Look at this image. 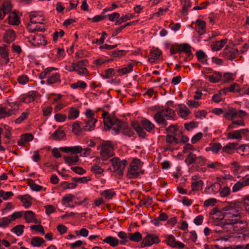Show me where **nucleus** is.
Returning <instances> with one entry per match:
<instances>
[{
	"label": "nucleus",
	"instance_id": "obj_1",
	"mask_svg": "<svg viewBox=\"0 0 249 249\" xmlns=\"http://www.w3.org/2000/svg\"><path fill=\"white\" fill-rule=\"evenodd\" d=\"M225 213V220L227 225H230L239 220L244 216L243 209L234 202L228 203L223 208Z\"/></svg>",
	"mask_w": 249,
	"mask_h": 249
},
{
	"label": "nucleus",
	"instance_id": "obj_2",
	"mask_svg": "<svg viewBox=\"0 0 249 249\" xmlns=\"http://www.w3.org/2000/svg\"><path fill=\"white\" fill-rule=\"evenodd\" d=\"M142 163L137 158L133 160L128 168L127 177L129 178H135L143 174Z\"/></svg>",
	"mask_w": 249,
	"mask_h": 249
},
{
	"label": "nucleus",
	"instance_id": "obj_3",
	"mask_svg": "<svg viewBox=\"0 0 249 249\" xmlns=\"http://www.w3.org/2000/svg\"><path fill=\"white\" fill-rule=\"evenodd\" d=\"M37 14L30 15V21L27 26V30L30 32H43L45 30L44 25H42V18L39 16L38 20L35 19L36 15L37 16Z\"/></svg>",
	"mask_w": 249,
	"mask_h": 249
},
{
	"label": "nucleus",
	"instance_id": "obj_4",
	"mask_svg": "<svg viewBox=\"0 0 249 249\" xmlns=\"http://www.w3.org/2000/svg\"><path fill=\"white\" fill-rule=\"evenodd\" d=\"M56 70V69L54 67L47 68L40 73V76L41 79H44L47 77L46 83L48 85H52L57 82H60V77L59 73H50L51 71Z\"/></svg>",
	"mask_w": 249,
	"mask_h": 249
},
{
	"label": "nucleus",
	"instance_id": "obj_5",
	"mask_svg": "<svg viewBox=\"0 0 249 249\" xmlns=\"http://www.w3.org/2000/svg\"><path fill=\"white\" fill-rule=\"evenodd\" d=\"M117 122L115 124L113 125V127L111 129V133L114 135H117L120 133L130 137L133 135V132L132 130L128 127L125 123L120 121H116Z\"/></svg>",
	"mask_w": 249,
	"mask_h": 249
},
{
	"label": "nucleus",
	"instance_id": "obj_6",
	"mask_svg": "<svg viewBox=\"0 0 249 249\" xmlns=\"http://www.w3.org/2000/svg\"><path fill=\"white\" fill-rule=\"evenodd\" d=\"M114 173L116 174L119 177H121L124 174V170L127 164L125 160H121L119 158H114L110 160Z\"/></svg>",
	"mask_w": 249,
	"mask_h": 249
},
{
	"label": "nucleus",
	"instance_id": "obj_7",
	"mask_svg": "<svg viewBox=\"0 0 249 249\" xmlns=\"http://www.w3.org/2000/svg\"><path fill=\"white\" fill-rule=\"evenodd\" d=\"M101 156L104 160H107L113 155V146L110 141L104 142L101 145Z\"/></svg>",
	"mask_w": 249,
	"mask_h": 249
},
{
	"label": "nucleus",
	"instance_id": "obj_8",
	"mask_svg": "<svg viewBox=\"0 0 249 249\" xmlns=\"http://www.w3.org/2000/svg\"><path fill=\"white\" fill-rule=\"evenodd\" d=\"M160 239L158 235L154 233H148L142 239L141 243V247H149L154 244H157L160 243Z\"/></svg>",
	"mask_w": 249,
	"mask_h": 249
},
{
	"label": "nucleus",
	"instance_id": "obj_9",
	"mask_svg": "<svg viewBox=\"0 0 249 249\" xmlns=\"http://www.w3.org/2000/svg\"><path fill=\"white\" fill-rule=\"evenodd\" d=\"M191 179L192 181L191 184V191L189 193V195L192 194V192H197L201 190L204 184L199 175H193Z\"/></svg>",
	"mask_w": 249,
	"mask_h": 249
},
{
	"label": "nucleus",
	"instance_id": "obj_10",
	"mask_svg": "<svg viewBox=\"0 0 249 249\" xmlns=\"http://www.w3.org/2000/svg\"><path fill=\"white\" fill-rule=\"evenodd\" d=\"M231 230L232 229L233 231L235 232H242L247 226V223L243 217L242 218L235 221L229 225Z\"/></svg>",
	"mask_w": 249,
	"mask_h": 249
},
{
	"label": "nucleus",
	"instance_id": "obj_11",
	"mask_svg": "<svg viewBox=\"0 0 249 249\" xmlns=\"http://www.w3.org/2000/svg\"><path fill=\"white\" fill-rule=\"evenodd\" d=\"M75 71L81 76H84L89 71L88 69L86 68V66L88 63V60L86 59L80 60L76 62H74Z\"/></svg>",
	"mask_w": 249,
	"mask_h": 249
},
{
	"label": "nucleus",
	"instance_id": "obj_12",
	"mask_svg": "<svg viewBox=\"0 0 249 249\" xmlns=\"http://www.w3.org/2000/svg\"><path fill=\"white\" fill-rule=\"evenodd\" d=\"M165 243L172 248L182 249L185 247V245L181 242L177 241L173 235H165Z\"/></svg>",
	"mask_w": 249,
	"mask_h": 249
},
{
	"label": "nucleus",
	"instance_id": "obj_13",
	"mask_svg": "<svg viewBox=\"0 0 249 249\" xmlns=\"http://www.w3.org/2000/svg\"><path fill=\"white\" fill-rule=\"evenodd\" d=\"M29 40L35 46L45 45L47 43L44 36L41 34L30 35L29 37Z\"/></svg>",
	"mask_w": 249,
	"mask_h": 249
},
{
	"label": "nucleus",
	"instance_id": "obj_14",
	"mask_svg": "<svg viewBox=\"0 0 249 249\" xmlns=\"http://www.w3.org/2000/svg\"><path fill=\"white\" fill-rule=\"evenodd\" d=\"M102 116L104 118V122L105 124V128L106 130L111 129L113 127V125L115 124L117 122L115 121H118V119L115 117H110L107 112H104Z\"/></svg>",
	"mask_w": 249,
	"mask_h": 249
},
{
	"label": "nucleus",
	"instance_id": "obj_15",
	"mask_svg": "<svg viewBox=\"0 0 249 249\" xmlns=\"http://www.w3.org/2000/svg\"><path fill=\"white\" fill-rule=\"evenodd\" d=\"M60 150L64 153H71L73 155H76L81 153L83 150L82 146L76 145L74 146H63L59 148Z\"/></svg>",
	"mask_w": 249,
	"mask_h": 249
},
{
	"label": "nucleus",
	"instance_id": "obj_16",
	"mask_svg": "<svg viewBox=\"0 0 249 249\" xmlns=\"http://www.w3.org/2000/svg\"><path fill=\"white\" fill-rule=\"evenodd\" d=\"M12 8V5L10 1H3L2 6H0V20L3 19L5 14L11 11Z\"/></svg>",
	"mask_w": 249,
	"mask_h": 249
},
{
	"label": "nucleus",
	"instance_id": "obj_17",
	"mask_svg": "<svg viewBox=\"0 0 249 249\" xmlns=\"http://www.w3.org/2000/svg\"><path fill=\"white\" fill-rule=\"evenodd\" d=\"M178 115L182 118L186 120L190 114L189 109L184 105H179L177 109Z\"/></svg>",
	"mask_w": 249,
	"mask_h": 249
},
{
	"label": "nucleus",
	"instance_id": "obj_18",
	"mask_svg": "<svg viewBox=\"0 0 249 249\" xmlns=\"http://www.w3.org/2000/svg\"><path fill=\"white\" fill-rule=\"evenodd\" d=\"M238 50L235 48L226 47L223 50V55L227 58L232 60L238 54Z\"/></svg>",
	"mask_w": 249,
	"mask_h": 249
},
{
	"label": "nucleus",
	"instance_id": "obj_19",
	"mask_svg": "<svg viewBox=\"0 0 249 249\" xmlns=\"http://www.w3.org/2000/svg\"><path fill=\"white\" fill-rule=\"evenodd\" d=\"M164 117L165 116L162 110L157 112L154 116L156 122L159 125L164 127L167 125V122Z\"/></svg>",
	"mask_w": 249,
	"mask_h": 249
},
{
	"label": "nucleus",
	"instance_id": "obj_20",
	"mask_svg": "<svg viewBox=\"0 0 249 249\" xmlns=\"http://www.w3.org/2000/svg\"><path fill=\"white\" fill-rule=\"evenodd\" d=\"M179 53H181V52L185 53L187 56V57L185 58V61H188L190 60V57L192 55L190 45L187 43L180 44H179Z\"/></svg>",
	"mask_w": 249,
	"mask_h": 249
},
{
	"label": "nucleus",
	"instance_id": "obj_21",
	"mask_svg": "<svg viewBox=\"0 0 249 249\" xmlns=\"http://www.w3.org/2000/svg\"><path fill=\"white\" fill-rule=\"evenodd\" d=\"M237 145L235 142H230L222 147V153L232 154L237 149Z\"/></svg>",
	"mask_w": 249,
	"mask_h": 249
},
{
	"label": "nucleus",
	"instance_id": "obj_22",
	"mask_svg": "<svg viewBox=\"0 0 249 249\" xmlns=\"http://www.w3.org/2000/svg\"><path fill=\"white\" fill-rule=\"evenodd\" d=\"M210 214L212 216L213 219L218 220H221L223 219H225V213L223 211V209L222 211H220L216 208H214L210 212Z\"/></svg>",
	"mask_w": 249,
	"mask_h": 249
},
{
	"label": "nucleus",
	"instance_id": "obj_23",
	"mask_svg": "<svg viewBox=\"0 0 249 249\" xmlns=\"http://www.w3.org/2000/svg\"><path fill=\"white\" fill-rule=\"evenodd\" d=\"M224 117L228 120H232L237 115L236 109L233 107H229L223 113Z\"/></svg>",
	"mask_w": 249,
	"mask_h": 249
},
{
	"label": "nucleus",
	"instance_id": "obj_24",
	"mask_svg": "<svg viewBox=\"0 0 249 249\" xmlns=\"http://www.w3.org/2000/svg\"><path fill=\"white\" fill-rule=\"evenodd\" d=\"M63 159L65 163L69 166L77 164L79 160V156L77 155L65 156L63 157Z\"/></svg>",
	"mask_w": 249,
	"mask_h": 249
},
{
	"label": "nucleus",
	"instance_id": "obj_25",
	"mask_svg": "<svg viewBox=\"0 0 249 249\" xmlns=\"http://www.w3.org/2000/svg\"><path fill=\"white\" fill-rule=\"evenodd\" d=\"M161 52L158 49H154L151 50L148 56V60L151 63H154L158 60L160 55Z\"/></svg>",
	"mask_w": 249,
	"mask_h": 249
},
{
	"label": "nucleus",
	"instance_id": "obj_26",
	"mask_svg": "<svg viewBox=\"0 0 249 249\" xmlns=\"http://www.w3.org/2000/svg\"><path fill=\"white\" fill-rule=\"evenodd\" d=\"M24 218L27 223H37L36 214L32 211H26L24 212Z\"/></svg>",
	"mask_w": 249,
	"mask_h": 249
},
{
	"label": "nucleus",
	"instance_id": "obj_27",
	"mask_svg": "<svg viewBox=\"0 0 249 249\" xmlns=\"http://www.w3.org/2000/svg\"><path fill=\"white\" fill-rule=\"evenodd\" d=\"M221 185L218 182L216 181L211 185L207 187L205 190L210 194H215L219 192L221 189Z\"/></svg>",
	"mask_w": 249,
	"mask_h": 249
},
{
	"label": "nucleus",
	"instance_id": "obj_28",
	"mask_svg": "<svg viewBox=\"0 0 249 249\" xmlns=\"http://www.w3.org/2000/svg\"><path fill=\"white\" fill-rule=\"evenodd\" d=\"M231 169L232 172L236 175L245 171V166L240 165L236 161H233L231 163Z\"/></svg>",
	"mask_w": 249,
	"mask_h": 249
},
{
	"label": "nucleus",
	"instance_id": "obj_29",
	"mask_svg": "<svg viewBox=\"0 0 249 249\" xmlns=\"http://www.w3.org/2000/svg\"><path fill=\"white\" fill-rule=\"evenodd\" d=\"M222 145L219 142H211L209 146L205 148L206 151H211L213 154H217L222 149Z\"/></svg>",
	"mask_w": 249,
	"mask_h": 249
},
{
	"label": "nucleus",
	"instance_id": "obj_30",
	"mask_svg": "<svg viewBox=\"0 0 249 249\" xmlns=\"http://www.w3.org/2000/svg\"><path fill=\"white\" fill-rule=\"evenodd\" d=\"M34 136L31 133H25L21 136L20 139L18 142L19 146H23L25 142H30L33 140Z\"/></svg>",
	"mask_w": 249,
	"mask_h": 249
},
{
	"label": "nucleus",
	"instance_id": "obj_31",
	"mask_svg": "<svg viewBox=\"0 0 249 249\" xmlns=\"http://www.w3.org/2000/svg\"><path fill=\"white\" fill-rule=\"evenodd\" d=\"M228 39L225 38L219 41L213 42L211 45L212 50L213 51H218L222 49L227 43Z\"/></svg>",
	"mask_w": 249,
	"mask_h": 249
},
{
	"label": "nucleus",
	"instance_id": "obj_32",
	"mask_svg": "<svg viewBox=\"0 0 249 249\" xmlns=\"http://www.w3.org/2000/svg\"><path fill=\"white\" fill-rule=\"evenodd\" d=\"M14 114H15V109L9 108L8 107L0 108V119L9 117Z\"/></svg>",
	"mask_w": 249,
	"mask_h": 249
},
{
	"label": "nucleus",
	"instance_id": "obj_33",
	"mask_svg": "<svg viewBox=\"0 0 249 249\" xmlns=\"http://www.w3.org/2000/svg\"><path fill=\"white\" fill-rule=\"evenodd\" d=\"M205 78L211 82L215 83L219 82L222 78V75L219 72L214 71L211 75H205Z\"/></svg>",
	"mask_w": 249,
	"mask_h": 249
},
{
	"label": "nucleus",
	"instance_id": "obj_34",
	"mask_svg": "<svg viewBox=\"0 0 249 249\" xmlns=\"http://www.w3.org/2000/svg\"><path fill=\"white\" fill-rule=\"evenodd\" d=\"M97 122V119L88 120L85 121L83 129L85 131H91L95 129V123Z\"/></svg>",
	"mask_w": 249,
	"mask_h": 249
},
{
	"label": "nucleus",
	"instance_id": "obj_35",
	"mask_svg": "<svg viewBox=\"0 0 249 249\" xmlns=\"http://www.w3.org/2000/svg\"><path fill=\"white\" fill-rule=\"evenodd\" d=\"M196 29L200 35L204 34L206 32V22L201 19L196 21Z\"/></svg>",
	"mask_w": 249,
	"mask_h": 249
},
{
	"label": "nucleus",
	"instance_id": "obj_36",
	"mask_svg": "<svg viewBox=\"0 0 249 249\" xmlns=\"http://www.w3.org/2000/svg\"><path fill=\"white\" fill-rule=\"evenodd\" d=\"M75 198L74 195L71 194H66L62 198V204L66 207H71L70 203L73 202Z\"/></svg>",
	"mask_w": 249,
	"mask_h": 249
},
{
	"label": "nucleus",
	"instance_id": "obj_37",
	"mask_svg": "<svg viewBox=\"0 0 249 249\" xmlns=\"http://www.w3.org/2000/svg\"><path fill=\"white\" fill-rule=\"evenodd\" d=\"M128 237L129 240L134 242H139L142 241L143 239L142 234L139 231L129 233Z\"/></svg>",
	"mask_w": 249,
	"mask_h": 249
},
{
	"label": "nucleus",
	"instance_id": "obj_38",
	"mask_svg": "<svg viewBox=\"0 0 249 249\" xmlns=\"http://www.w3.org/2000/svg\"><path fill=\"white\" fill-rule=\"evenodd\" d=\"M80 112L76 108L70 107L68 111V119L71 120H75L79 116Z\"/></svg>",
	"mask_w": 249,
	"mask_h": 249
},
{
	"label": "nucleus",
	"instance_id": "obj_39",
	"mask_svg": "<svg viewBox=\"0 0 249 249\" xmlns=\"http://www.w3.org/2000/svg\"><path fill=\"white\" fill-rule=\"evenodd\" d=\"M16 35L13 30H9L6 31L4 36V40L7 43H10L15 40Z\"/></svg>",
	"mask_w": 249,
	"mask_h": 249
},
{
	"label": "nucleus",
	"instance_id": "obj_40",
	"mask_svg": "<svg viewBox=\"0 0 249 249\" xmlns=\"http://www.w3.org/2000/svg\"><path fill=\"white\" fill-rule=\"evenodd\" d=\"M104 243L109 244L112 247H115L119 244V240L115 237L111 236H109L105 238L103 240Z\"/></svg>",
	"mask_w": 249,
	"mask_h": 249
},
{
	"label": "nucleus",
	"instance_id": "obj_41",
	"mask_svg": "<svg viewBox=\"0 0 249 249\" xmlns=\"http://www.w3.org/2000/svg\"><path fill=\"white\" fill-rule=\"evenodd\" d=\"M142 126L148 132H150L155 128L154 124L149 120L145 119L142 121Z\"/></svg>",
	"mask_w": 249,
	"mask_h": 249
},
{
	"label": "nucleus",
	"instance_id": "obj_42",
	"mask_svg": "<svg viewBox=\"0 0 249 249\" xmlns=\"http://www.w3.org/2000/svg\"><path fill=\"white\" fill-rule=\"evenodd\" d=\"M100 194L106 199H112L116 195V193L113 189H107L103 191Z\"/></svg>",
	"mask_w": 249,
	"mask_h": 249
},
{
	"label": "nucleus",
	"instance_id": "obj_43",
	"mask_svg": "<svg viewBox=\"0 0 249 249\" xmlns=\"http://www.w3.org/2000/svg\"><path fill=\"white\" fill-rule=\"evenodd\" d=\"M36 97V93L34 92L30 93L29 94L21 97L20 100L22 102L28 104L33 102Z\"/></svg>",
	"mask_w": 249,
	"mask_h": 249
},
{
	"label": "nucleus",
	"instance_id": "obj_44",
	"mask_svg": "<svg viewBox=\"0 0 249 249\" xmlns=\"http://www.w3.org/2000/svg\"><path fill=\"white\" fill-rule=\"evenodd\" d=\"M233 178V177L228 174L216 177V180L221 185L225 184L227 180H231Z\"/></svg>",
	"mask_w": 249,
	"mask_h": 249
},
{
	"label": "nucleus",
	"instance_id": "obj_45",
	"mask_svg": "<svg viewBox=\"0 0 249 249\" xmlns=\"http://www.w3.org/2000/svg\"><path fill=\"white\" fill-rule=\"evenodd\" d=\"M70 87L73 89H85L87 87V84L84 81L78 80L76 83H71Z\"/></svg>",
	"mask_w": 249,
	"mask_h": 249
},
{
	"label": "nucleus",
	"instance_id": "obj_46",
	"mask_svg": "<svg viewBox=\"0 0 249 249\" xmlns=\"http://www.w3.org/2000/svg\"><path fill=\"white\" fill-rule=\"evenodd\" d=\"M162 111L164 113L165 117H166L167 119L172 120L174 119L175 117V112L172 109L165 108L162 109Z\"/></svg>",
	"mask_w": 249,
	"mask_h": 249
},
{
	"label": "nucleus",
	"instance_id": "obj_47",
	"mask_svg": "<svg viewBox=\"0 0 249 249\" xmlns=\"http://www.w3.org/2000/svg\"><path fill=\"white\" fill-rule=\"evenodd\" d=\"M8 23L11 25H17L19 23L18 16L15 13H11L8 17Z\"/></svg>",
	"mask_w": 249,
	"mask_h": 249
},
{
	"label": "nucleus",
	"instance_id": "obj_48",
	"mask_svg": "<svg viewBox=\"0 0 249 249\" xmlns=\"http://www.w3.org/2000/svg\"><path fill=\"white\" fill-rule=\"evenodd\" d=\"M238 153L241 155H248L249 154V145L248 144H243L238 147H237Z\"/></svg>",
	"mask_w": 249,
	"mask_h": 249
},
{
	"label": "nucleus",
	"instance_id": "obj_49",
	"mask_svg": "<svg viewBox=\"0 0 249 249\" xmlns=\"http://www.w3.org/2000/svg\"><path fill=\"white\" fill-rule=\"evenodd\" d=\"M66 136L64 130L61 129L56 130L53 134V138L55 140H61Z\"/></svg>",
	"mask_w": 249,
	"mask_h": 249
},
{
	"label": "nucleus",
	"instance_id": "obj_50",
	"mask_svg": "<svg viewBox=\"0 0 249 249\" xmlns=\"http://www.w3.org/2000/svg\"><path fill=\"white\" fill-rule=\"evenodd\" d=\"M133 65L129 63L126 66L119 69L118 71L120 75H124L130 72L133 70Z\"/></svg>",
	"mask_w": 249,
	"mask_h": 249
},
{
	"label": "nucleus",
	"instance_id": "obj_51",
	"mask_svg": "<svg viewBox=\"0 0 249 249\" xmlns=\"http://www.w3.org/2000/svg\"><path fill=\"white\" fill-rule=\"evenodd\" d=\"M133 127L140 136L144 137L146 136V132L139 124L137 123H133Z\"/></svg>",
	"mask_w": 249,
	"mask_h": 249
},
{
	"label": "nucleus",
	"instance_id": "obj_52",
	"mask_svg": "<svg viewBox=\"0 0 249 249\" xmlns=\"http://www.w3.org/2000/svg\"><path fill=\"white\" fill-rule=\"evenodd\" d=\"M227 138L228 139L241 140L242 138L238 130L228 133L227 134Z\"/></svg>",
	"mask_w": 249,
	"mask_h": 249
},
{
	"label": "nucleus",
	"instance_id": "obj_53",
	"mask_svg": "<svg viewBox=\"0 0 249 249\" xmlns=\"http://www.w3.org/2000/svg\"><path fill=\"white\" fill-rule=\"evenodd\" d=\"M0 55L5 60L6 63L9 62V59L6 45L0 47Z\"/></svg>",
	"mask_w": 249,
	"mask_h": 249
},
{
	"label": "nucleus",
	"instance_id": "obj_54",
	"mask_svg": "<svg viewBox=\"0 0 249 249\" xmlns=\"http://www.w3.org/2000/svg\"><path fill=\"white\" fill-rule=\"evenodd\" d=\"M19 199L25 208H28L32 204L30 197L28 196H21L19 197Z\"/></svg>",
	"mask_w": 249,
	"mask_h": 249
},
{
	"label": "nucleus",
	"instance_id": "obj_55",
	"mask_svg": "<svg viewBox=\"0 0 249 249\" xmlns=\"http://www.w3.org/2000/svg\"><path fill=\"white\" fill-rule=\"evenodd\" d=\"M208 168L213 169L215 170L220 169L222 167V164L218 161L212 162L209 161L206 165Z\"/></svg>",
	"mask_w": 249,
	"mask_h": 249
},
{
	"label": "nucleus",
	"instance_id": "obj_56",
	"mask_svg": "<svg viewBox=\"0 0 249 249\" xmlns=\"http://www.w3.org/2000/svg\"><path fill=\"white\" fill-rule=\"evenodd\" d=\"M24 228V226L22 225H17L11 229V231L19 236L22 234Z\"/></svg>",
	"mask_w": 249,
	"mask_h": 249
},
{
	"label": "nucleus",
	"instance_id": "obj_57",
	"mask_svg": "<svg viewBox=\"0 0 249 249\" xmlns=\"http://www.w3.org/2000/svg\"><path fill=\"white\" fill-rule=\"evenodd\" d=\"M44 242L43 238L39 237H35L32 238L31 240V244L34 247H40Z\"/></svg>",
	"mask_w": 249,
	"mask_h": 249
},
{
	"label": "nucleus",
	"instance_id": "obj_58",
	"mask_svg": "<svg viewBox=\"0 0 249 249\" xmlns=\"http://www.w3.org/2000/svg\"><path fill=\"white\" fill-rule=\"evenodd\" d=\"M67 116L65 114L57 113L54 115V119L56 122L63 123L66 121Z\"/></svg>",
	"mask_w": 249,
	"mask_h": 249
},
{
	"label": "nucleus",
	"instance_id": "obj_59",
	"mask_svg": "<svg viewBox=\"0 0 249 249\" xmlns=\"http://www.w3.org/2000/svg\"><path fill=\"white\" fill-rule=\"evenodd\" d=\"M118 236L122 239L120 243L122 245H125L127 242H128L129 238L128 235L124 231H120L118 233Z\"/></svg>",
	"mask_w": 249,
	"mask_h": 249
},
{
	"label": "nucleus",
	"instance_id": "obj_60",
	"mask_svg": "<svg viewBox=\"0 0 249 249\" xmlns=\"http://www.w3.org/2000/svg\"><path fill=\"white\" fill-rule=\"evenodd\" d=\"M64 35V32L61 29L55 30L53 33V38L54 42H56L59 38L62 37Z\"/></svg>",
	"mask_w": 249,
	"mask_h": 249
},
{
	"label": "nucleus",
	"instance_id": "obj_61",
	"mask_svg": "<svg viewBox=\"0 0 249 249\" xmlns=\"http://www.w3.org/2000/svg\"><path fill=\"white\" fill-rule=\"evenodd\" d=\"M29 114V111L28 110H26L25 111L22 112L20 116L15 121V123L17 124H21L28 117Z\"/></svg>",
	"mask_w": 249,
	"mask_h": 249
},
{
	"label": "nucleus",
	"instance_id": "obj_62",
	"mask_svg": "<svg viewBox=\"0 0 249 249\" xmlns=\"http://www.w3.org/2000/svg\"><path fill=\"white\" fill-rule=\"evenodd\" d=\"M231 192V191L230 187L225 186L220 190L219 195L221 197H226L230 195Z\"/></svg>",
	"mask_w": 249,
	"mask_h": 249
},
{
	"label": "nucleus",
	"instance_id": "obj_63",
	"mask_svg": "<svg viewBox=\"0 0 249 249\" xmlns=\"http://www.w3.org/2000/svg\"><path fill=\"white\" fill-rule=\"evenodd\" d=\"M235 75L231 72H225L223 75V80L225 82L232 81L235 79Z\"/></svg>",
	"mask_w": 249,
	"mask_h": 249
},
{
	"label": "nucleus",
	"instance_id": "obj_64",
	"mask_svg": "<svg viewBox=\"0 0 249 249\" xmlns=\"http://www.w3.org/2000/svg\"><path fill=\"white\" fill-rule=\"evenodd\" d=\"M77 185L75 182L69 183L67 181H64L61 183V186L64 189H73L77 187Z\"/></svg>",
	"mask_w": 249,
	"mask_h": 249
}]
</instances>
